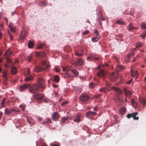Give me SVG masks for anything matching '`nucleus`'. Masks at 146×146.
Here are the masks:
<instances>
[{
	"mask_svg": "<svg viewBox=\"0 0 146 146\" xmlns=\"http://www.w3.org/2000/svg\"><path fill=\"white\" fill-rule=\"evenodd\" d=\"M20 107L21 108H22V110H25V109H24L25 107L24 106H23L22 105H20Z\"/></svg>",
	"mask_w": 146,
	"mask_h": 146,
	"instance_id": "nucleus-58",
	"label": "nucleus"
},
{
	"mask_svg": "<svg viewBox=\"0 0 146 146\" xmlns=\"http://www.w3.org/2000/svg\"><path fill=\"white\" fill-rule=\"evenodd\" d=\"M7 58V61L8 62H11V60L8 58V57H6Z\"/></svg>",
	"mask_w": 146,
	"mask_h": 146,
	"instance_id": "nucleus-55",
	"label": "nucleus"
},
{
	"mask_svg": "<svg viewBox=\"0 0 146 146\" xmlns=\"http://www.w3.org/2000/svg\"><path fill=\"white\" fill-rule=\"evenodd\" d=\"M141 36L143 38H144V37L146 36V31L144 32L142 35H141Z\"/></svg>",
	"mask_w": 146,
	"mask_h": 146,
	"instance_id": "nucleus-41",
	"label": "nucleus"
},
{
	"mask_svg": "<svg viewBox=\"0 0 146 146\" xmlns=\"http://www.w3.org/2000/svg\"><path fill=\"white\" fill-rule=\"evenodd\" d=\"M132 80H133L132 79H131V80H130L128 81L127 82V83L128 84H130L131 83Z\"/></svg>",
	"mask_w": 146,
	"mask_h": 146,
	"instance_id": "nucleus-57",
	"label": "nucleus"
},
{
	"mask_svg": "<svg viewBox=\"0 0 146 146\" xmlns=\"http://www.w3.org/2000/svg\"><path fill=\"white\" fill-rule=\"evenodd\" d=\"M71 71L74 74L75 76L76 77L79 74L77 71L74 69H72L71 70Z\"/></svg>",
	"mask_w": 146,
	"mask_h": 146,
	"instance_id": "nucleus-22",
	"label": "nucleus"
},
{
	"mask_svg": "<svg viewBox=\"0 0 146 146\" xmlns=\"http://www.w3.org/2000/svg\"><path fill=\"white\" fill-rule=\"evenodd\" d=\"M19 110H16L13 109H9L8 108H6L5 109V115H9L13 111H15L16 112H18L20 111Z\"/></svg>",
	"mask_w": 146,
	"mask_h": 146,
	"instance_id": "nucleus-8",
	"label": "nucleus"
},
{
	"mask_svg": "<svg viewBox=\"0 0 146 146\" xmlns=\"http://www.w3.org/2000/svg\"><path fill=\"white\" fill-rule=\"evenodd\" d=\"M93 56L92 55H90L88 56L87 58L88 60H90L94 59Z\"/></svg>",
	"mask_w": 146,
	"mask_h": 146,
	"instance_id": "nucleus-37",
	"label": "nucleus"
},
{
	"mask_svg": "<svg viewBox=\"0 0 146 146\" xmlns=\"http://www.w3.org/2000/svg\"><path fill=\"white\" fill-rule=\"evenodd\" d=\"M118 77V74L117 73H112L110 74V77L111 80V81H114L117 80Z\"/></svg>",
	"mask_w": 146,
	"mask_h": 146,
	"instance_id": "nucleus-9",
	"label": "nucleus"
},
{
	"mask_svg": "<svg viewBox=\"0 0 146 146\" xmlns=\"http://www.w3.org/2000/svg\"><path fill=\"white\" fill-rule=\"evenodd\" d=\"M5 101H2V102L1 103V106L0 107V108L2 107H4V102Z\"/></svg>",
	"mask_w": 146,
	"mask_h": 146,
	"instance_id": "nucleus-45",
	"label": "nucleus"
},
{
	"mask_svg": "<svg viewBox=\"0 0 146 146\" xmlns=\"http://www.w3.org/2000/svg\"><path fill=\"white\" fill-rule=\"evenodd\" d=\"M68 119H70L71 120L72 119V118H69L68 116L62 117L61 119V122L64 123L65 121Z\"/></svg>",
	"mask_w": 146,
	"mask_h": 146,
	"instance_id": "nucleus-20",
	"label": "nucleus"
},
{
	"mask_svg": "<svg viewBox=\"0 0 146 146\" xmlns=\"http://www.w3.org/2000/svg\"><path fill=\"white\" fill-rule=\"evenodd\" d=\"M126 111V109L124 107L121 108L119 110V112L121 115L124 114Z\"/></svg>",
	"mask_w": 146,
	"mask_h": 146,
	"instance_id": "nucleus-23",
	"label": "nucleus"
},
{
	"mask_svg": "<svg viewBox=\"0 0 146 146\" xmlns=\"http://www.w3.org/2000/svg\"><path fill=\"white\" fill-rule=\"evenodd\" d=\"M54 69L55 71L57 72H58L60 71V69L58 68L55 67L54 68Z\"/></svg>",
	"mask_w": 146,
	"mask_h": 146,
	"instance_id": "nucleus-50",
	"label": "nucleus"
},
{
	"mask_svg": "<svg viewBox=\"0 0 146 146\" xmlns=\"http://www.w3.org/2000/svg\"><path fill=\"white\" fill-rule=\"evenodd\" d=\"M75 54L76 56H82V54H79L78 52L76 51L75 52Z\"/></svg>",
	"mask_w": 146,
	"mask_h": 146,
	"instance_id": "nucleus-40",
	"label": "nucleus"
},
{
	"mask_svg": "<svg viewBox=\"0 0 146 146\" xmlns=\"http://www.w3.org/2000/svg\"><path fill=\"white\" fill-rule=\"evenodd\" d=\"M134 54L133 52H132L131 53H129L127 55L128 57L130 58L132 56L134 55Z\"/></svg>",
	"mask_w": 146,
	"mask_h": 146,
	"instance_id": "nucleus-43",
	"label": "nucleus"
},
{
	"mask_svg": "<svg viewBox=\"0 0 146 146\" xmlns=\"http://www.w3.org/2000/svg\"><path fill=\"white\" fill-rule=\"evenodd\" d=\"M11 52L9 51V50L6 52L4 54V57L5 58L7 57H9L11 54Z\"/></svg>",
	"mask_w": 146,
	"mask_h": 146,
	"instance_id": "nucleus-27",
	"label": "nucleus"
},
{
	"mask_svg": "<svg viewBox=\"0 0 146 146\" xmlns=\"http://www.w3.org/2000/svg\"><path fill=\"white\" fill-rule=\"evenodd\" d=\"M136 29V28L134 27L133 24L131 23H130L129 26V31H132L133 30Z\"/></svg>",
	"mask_w": 146,
	"mask_h": 146,
	"instance_id": "nucleus-25",
	"label": "nucleus"
},
{
	"mask_svg": "<svg viewBox=\"0 0 146 146\" xmlns=\"http://www.w3.org/2000/svg\"><path fill=\"white\" fill-rule=\"evenodd\" d=\"M130 74L133 77H135L136 79L138 76V73L137 71L134 70L133 69H131L130 71Z\"/></svg>",
	"mask_w": 146,
	"mask_h": 146,
	"instance_id": "nucleus-11",
	"label": "nucleus"
},
{
	"mask_svg": "<svg viewBox=\"0 0 146 146\" xmlns=\"http://www.w3.org/2000/svg\"><path fill=\"white\" fill-rule=\"evenodd\" d=\"M52 119L55 121L57 120L58 119L59 114L57 112H55L52 114Z\"/></svg>",
	"mask_w": 146,
	"mask_h": 146,
	"instance_id": "nucleus-13",
	"label": "nucleus"
},
{
	"mask_svg": "<svg viewBox=\"0 0 146 146\" xmlns=\"http://www.w3.org/2000/svg\"><path fill=\"white\" fill-rule=\"evenodd\" d=\"M54 80L56 82H58L59 80V77L57 76H54Z\"/></svg>",
	"mask_w": 146,
	"mask_h": 146,
	"instance_id": "nucleus-35",
	"label": "nucleus"
},
{
	"mask_svg": "<svg viewBox=\"0 0 146 146\" xmlns=\"http://www.w3.org/2000/svg\"><path fill=\"white\" fill-rule=\"evenodd\" d=\"M33 79V76H30L26 77L25 79V81H29Z\"/></svg>",
	"mask_w": 146,
	"mask_h": 146,
	"instance_id": "nucleus-32",
	"label": "nucleus"
},
{
	"mask_svg": "<svg viewBox=\"0 0 146 146\" xmlns=\"http://www.w3.org/2000/svg\"><path fill=\"white\" fill-rule=\"evenodd\" d=\"M8 74V73L5 71H4L3 72V76L4 78V80H7L8 79L7 76Z\"/></svg>",
	"mask_w": 146,
	"mask_h": 146,
	"instance_id": "nucleus-17",
	"label": "nucleus"
},
{
	"mask_svg": "<svg viewBox=\"0 0 146 146\" xmlns=\"http://www.w3.org/2000/svg\"><path fill=\"white\" fill-rule=\"evenodd\" d=\"M138 113L137 112H134L130 114H128L127 116V117L129 119L131 117H133V119L134 120H138L139 118L138 117H136V116L137 115Z\"/></svg>",
	"mask_w": 146,
	"mask_h": 146,
	"instance_id": "nucleus-6",
	"label": "nucleus"
},
{
	"mask_svg": "<svg viewBox=\"0 0 146 146\" xmlns=\"http://www.w3.org/2000/svg\"><path fill=\"white\" fill-rule=\"evenodd\" d=\"M79 77L80 79L83 80H85L86 79V78L84 76H80Z\"/></svg>",
	"mask_w": 146,
	"mask_h": 146,
	"instance_id": "nucleus-44",
	"label": "nucleus"
},
{
	"mask_svg": "<svg viewBox=\"0 0 146 146\" xmlns=\"http://www.w3.org/2000/svg\"><path fill=\"white\" fill-rule=\"evenodd\" d=\"M15 14H17L15 11H14L13 12H12L11 13V15L12 16H13L14 15H15Z\"/></svg>",
	"mask_w": 146,
	"mask_h": 146,
	"instance_id": "nucleus-53",
	"label": "nucleus"
},
{
	"mask_svg": "<svg viewBox=\"0 0 146 146\" xmlns=\"http://www.w3.org/2000/svg\"><path fill=\"white\" fill-rule=\"evenodd\" d=\"M75 63L77 65L80 66L83 64V61L80 58H76Z\"/></svg>",
	"mask_w": 146,
	"mask_h": 146,
	"instance_id": "nucleus-12",
	"label": "nucleus"
},
{
	"mask_svg": "<svg viewBox=\"0 0 146 146\" xmlns=\"http://www.w3.org/2000/svg\"><path fill=\"white\" fill-rule=\"evenodd\" d=\"M63 71L64 72L66 71V68H64L63 66H62Z\"/></svg>",
	"mask_w": 146,
	"mask_h": 146,
	"instance_id": "nucleus-59",
	"label": "nucleus"
},
{
	"mask_svg": "<svg viewBox=\"0 0 146 146\" xmlns=\"http://www.w3.org/2000/svg\"><path fill=\"white\" fill-rule=\"evenodd\" d=\"M105 74V72L103 70H101L97 73L98 76L99 77H104Z\"/></svg>",
	"mask_w": 146,
	"mask_h": 146,
	"instance_id": "nucleus-14",
	"label": "nucleus"
},
{
	"mask_svg": "<svg viewBox=\"0 0 146 146\" xmlns=\"http://www.w3.org/2000/svg\"><path fill=\"white\" fill-rule=\"evenodd\" d=\"M42 67H35L33 69L34 71L36 72H39L42 70H46L49 68L50 65L49 62L46 60H44L42 62Z\"/></svg>",
	"mask_w": 146,
	"mask_h": 146,
	"instance_id": "nucleus-2",
	"label": "nucleus"
},
{
	"mask_svg": "<svg viewBox=\"0 0 146 146\" xmlns=\"http://www.w3.org/2000/svg\"><path fill=\"white\" fill-rule=\"evenodd\" d=\"M4 84H5V85H7V80H4Z\"/></svg>",
	"mask_w": 146,
	"mask_h": 146,
	"instance_id": "nucleus-60",
	"label": "nucleus"
},
{
	"mask_svg": "<svg viewBox=\"0 0 146 146\" xmlns=\"http://www.w3.org/2000/svg\"><path fill=\"white\" fill-rule=\"evenodd\" d=\"M134 14L132 10H131L129 12V14L131 15H133Z\"/></svg>",
	"mask_w": 146,
	"mask_h": 146,
	"instance_id": "nucleus-56",
	"label": "nucleus"
},
{
	"mask_svg": "<svg viewBox=\"0 0 146 146\" xmlns=\"http://www.w3.org/2000/svg\"><path fill=\"white\" fill-rule=\"evenodd\" d=\"M98 106H96L94 109V110L95 111H98Z\"/></svg>",
	"mask_w": 146,
	"mask_h": 146,
	"instance_id": "nucleus-54",
	"label": "nucleus"
},
{
	"mask_svg": "<svg viewBox=\"0 0 146 146\" xmlns=\"http://www.w3.org/2000/svg\"><path fill=\"white\" fill-rule=\"evenodd\" d=\"M131 103L132 106L134 108L138 106V104L136 102V101H131Z\"/></svg>",
	"mask_w": 146,
	"mask_h": 146,
	"instance_id": "nucleus-29",
	"label": "nucleus"
},
{
	"mask_svg": "<svg viewBox=\"0 0 146 146\" xmlns=\"http://www.w3.org/2000/svg\"><path fill=\"white\" fill-rule=\"evenodd\" d=\"M53 87L54 88H56L57 87V85H56V84H53Z\"/></svg>",
	"mask_w": 146,
	"mask_h": 146,
	"instance_id": "nucleus-63",
	"label": "nucleus"
},
{
	"mask_svg": "<svg viewBox=\"0 0 146 146\" xmlns=\"http://www.w3.org/2000/svg\"><path fill=\"white\" fill-rule=\"evenodd\" d=\"M47 2L46 1H41L39 3V5L40 6L42 7H45L47 5Z\"/></svg>",
	"mask_w": 146,
	"mask_h": 146,
	"instance_id": "nucleus-18",
	"label": "nucleus"
},
{
	"mask_svg": "<svg viewBox=\"0 0 146 146\" xmlns=\"http://www.w3.org/2000/svg\"><path fill=\"white\" fill-rule=\"evenodd\" d=\"M73 88L74 91L78 93H80L82 90V89L79 86L74 87Z\"/></svg>",
	"mask_w": 146,
	"mask_h": 146,
	"instance_id": "nucleus-16",
	"label": "nucleus"
},
{
	"mask_svg": "<svg viewBox=\"0 0 146 146\" xmlns=\"http://www.w3.org/2000/svg\"><path fill=\"white\" fill-rule=\"evenodd\" d=\"M74 121V122L76 121L78 123L80 121V114H78L77 117L75 118Z\"/></svg>",
	"mask_w": 146,
	"mask_h": 146,
	"instance_id": "nucleus-26",
	"label": "nucleus"
},
{
	"mask_svg": "<svg viewBox=\"0 0 146 146\" xmlns=\"http://www.w3.org/2000/svg\"><path fill=\"white\" fill-rule=\"evenodd\" d=\"M34 45V43L32 41H29L28 44V47L29 48H32Z\"/></svg>",
	"mask_w": 146,
	"mask_h": 146,
	"instance_id": "nucleus-30",
	"label": "nucleus"
},
{
	"mask_svg": "<svg viewBox=\"0 0 146 146\" xmlns=\"http://www.w3.org/2000/svg\"><path fill=\"white\" fill-rule=\"evenodd\" d=\"M99 39V37L98 36L97 37H96L94 38H93L92 39V41L94 42H97Z\"/></svg>",
	"mask_w": 146,
	"mask_h": 146,
	"instance_id": "nucleus-38",
	"label": "nucleus"
},
{
	"mask_svg": "<svg viewBox=\"0 0 146 146\" xmlns=\"http://www.w3.org/2000/svg\"><path fill=\"white\" fill-rule=\"evenodd\" d=\"M94 33L96 34L97 36H99V35H98V31L96 29L95 30Z\"/></svg>",
	"mask_w": 146,
	"mask_h": 146,
	"instance_id": "nucleus-52",
	"label": "nucleus"
},
{
	"mask_svg": "<svg viewBox=\"0 0 146 146\" xmlns=\"http://www.w3.org/2000/svg\"><path fill=\"white\" fill-rule=\"evenodd\" d=\"M96 84L93 82H91L89 84V87L90 88H94L96 86Z\"/></svg>",
	"mask_w": 146,
	"mask_h": 146,
	"instance_id": "nucleus-28",
	"label": "nucleus"
},
{
	"mask_svg": "<svg viewBox=\"0 0 146 146\" xmlns=\"http://www.w3.org/2000/svg\"><path fill=\"white\" fill-rule=\"evenodd\" d=\"M112 88L119 95H121L122 94L123 92L120 89L115 87H111L109 83H107L106 86L105 87L100 89L99 91L105 93L106 92L105 91V90H107L108 91H110Z\"/></svg>",
	"mask_w": 146,
	"mask_h": 146,
	"instance_id": "nucleus-3",
	"label": "nucleus"
},
{
	"mask_svg": "<svg viewBox=\"0 0 146 146\" xmlns=\"http://www.w3.org/2000/svg\"><path fill=\"white\" fill-rule=\"evenodd\" d=\"M141 45L142 44L140 42L137 43L136 44V48H137L139 47H141Z\"/></svg>",
	"mask_w": 146,
	"mask_h": 146,
	"instance_id": "nucleus-39",
	"label": "nucleus"
},
{
	"mask_svg": "<svg viewBox=\"0 0 146 146\" xmlns=\"http://www.w3.org/2000/svg\"><path fill=\"white\" fill-rule=\"evenodd\" d=\"M89 33V31L87 30H86L85 31L83 32V34L85 35L86 34H88Z\"/></svg>",
	"mask_w": 146,
	"mask_h": 146,
	"instance_id": "nucleus-51",
	"label": "nucleus"
},
{
	"mask_svg": "<svg viewBox=\"0 0 146 146\" xmlns=\"http://www.w3.org/2000/svg\"><path fill=\"white\" fill-rule=\"evenodd\" d=\"M79 98L81 100H89L90 99V97L86 93H83L80 95Z\"/></svg>",
	"mask_w": 146,
	"mask_h": 146,
	"instance_id": "nucleus-7",
	"label": "nucleus"
},
{
	"mask_svg": "<svg viewBox=\"0 0 146 146\" xmlns=\"http://www.w3.org/2000/svg\"><path fill=\"white\" fill-rule=\"evenodd\" d=\"M33 98L35 100H47L46 99H44V95L41 94H36L32 96Z\"/></svg>",
	"mask_w": 146,
	"mask_h": 146,
	"instance_id": "nucleus-4",
	"label": "nucleus"
},
{
	"mask_svg": "<svg viewBox=\"0 0 146 146\" xmlns=\"http://www.w3.org/2000/svg\"><path fill=\"white\" fill-rule=\"evenodd\" d=\"M141 27L142 29H145L146 30V23H142L141 24Z\"/></svg>",
	"mask_w": 146,
	"mask_h": 146,
	"instance_id": "nucleus-34",
	"label": "nucleus"
},
{
	"mask_svg": "<svg viewBox=\"0 0 146 146\" xmlns=\"http://www.w3.org/2000/svg\"><path fill=\"white\" fill-rule=\"evenodd\" d=\"M68 101H64L61 104V105L62 106H64L65 105L67 104L68 103Z\"/></svg>",
	"mask_w": 146,
	"mask_h": 146,
	"instance_id": "nucleus-48",
	"label": "nucleus"
},
{
	"mask_svg": "<svg viewBox=\"0 0 146 146\" xmlns=\"http://www.w3.org/2000/svg\"><path fill=\"white\" fill-rule=\"evenodd\" d=\"M27 119L29 124L30 125L34 124L33 122V120L31 117H27Z\"/></svg>",
	"mask_w": 146,
	"mask_h": 146,
	"instance_id": "nucleus-19",
	"label": "nucleus"
},
{
	"mask_svg": "<svg viewBox=\"0 0 146 146\" xmlns=\"http://www.w3.org/2000/svg\"><path fill=\"white\" fill-rule=\"evenodd\" d=\"M11 73L13 74H15L16 73L17 71L16 68L13 67L11 68Z\"/></svg>",
	"mask_w": 146,
	"mask_h": 146,
	"instance_id": "nucleus-24",
	"label": "nucleus"
},
{
	"mask_svg": "<svg viewBox=\"0 0 146 146\" xmlns=\"http://www.w3.org/2000/svg\"><path fill=\"white\" fill-rule=\"evenodd\" d=\"M118 67L121 70H122L123 69L122 66L121 65L118 66Z\"/></svg>",
	"mask_w": 146,
	"mask_h": 146,
	"instance_id": "nucleus-61",
	"label": "nucleus"
},
{
	"mask_svg": "<svg viewBox=\"0 0 146 146\" xmlns=\"http://www.w3.org/2000/svg\"><path fill=\"white\" fill-rule=\"evenodd\" d=\"M116 23L117 24L121 25H123L125 24L124 22L122 21V20H117L116 21Z\"/></svg>",
	"mask_w": 146,
	"mask_h": 146,
	"instance_id": "nucleus-31",
	"label": "nucleus"
},
{
	"mask_svg": "<svg viewBox=\"0 0 146 146\" xmlns=\"http://www.w3.org/2000/svg\"><path fill=\"white\" fill-rule=\"evenodd\" d=\"M139 102L143 105H145L146 104V101H139Z\"/></svg>",
	"mask_w": 146,
	"mask_h": 146,
	"instance_id": "nucleus-42",
	"label": "nucleus"
},
{
	"mask_svg": "<svg viewBox=\"0 0 146 146\" xmlns=\"http://www.w3.org/2000/svg\"><path fill=\"white\" fill-rule=\"evenodd\" d=\"M26 36V33H25V32L23 33V32L21 33L20 35V38L23 39H24L25 38Z\"/></svg>",
	"mask_w": 146,
	"mask_h": 146,
	"instance_id": "nucleus-33",
	"label": "nucleus"
},
{
	"mask_svg": "<svg viewBox=\"0 0 146 146\" xmlns=\"http://www.w3.org/2000/svg\"><path fill=\"white\" fill-rule=\"evenodd\" d=\"M46 123H48L51 122V120L50 118H48L46 119Z\"/></svg>",
	"mask_w": 146,
	"mask_h": 146,
	"instance_id": "nucleus-49",
	"label": "nucleus"
},
{
	"mask_svg": "<svg viewBox=\"0 0 146 146\" xmlns=\"http://www.w3.org/2000/svg\"><path fill=\"white\" fill-rule=\"evenodd\" d=\"M123 90L125 95L126 97L125 100H128L127 98H129L130 97L132 94V93L125 88H123Z\"/></svg>",
	"mask_w": 146,
	"mask_h": 146,
	"instance_id": "nucleus-5",
	"label": "nucleus"
},
{
	"mask_svg": "<svg viewBox=\"0 0 146 146\" xmlns=\"http://www.w3.org/2000/svg\"><path fill=\"white\" fill-rule=\"evenodd\" d=\"M45 86L44 80L42 78H38L37 84L33 85L29 84V90L30 93L35 94L40 90V88L43 89L44 88Z\"/></svg>",
	"mask_w": 146,
	"mask_h": 146,
	"instance_id": "nucleus-1",
	"label": "nucleus"
},
{
	"mask_svg": "<svg viewBox=\"0 0 146 146\" xmlns=\"http://www.w3.org/2000/svg\"><path fill=\"white\" fill-rule=\"evenodd\" d=\"M9 27L11 29V31L13 32H15V29L13 26V24L12 23H11L9 24Z\"/></svg>",
	"mask_w": 146,
	"mask_h": 146,
	"instance_id": "nucleus-21",
	"label": "nucleus"
},
{
	"mask_svg": "<svg viewBox=\"0 0 146 146\" xmlns=\"http://www.w3.org/2000/svg\"><path fill=\"white\" fill-rule=\"evenodd\" d=\"M32 56L30 55L27 57V58H26V60H27L29 62H31L32 59Z\"/></svg>",
	"mask_w": 146,
	"mask_h": 146,
	"instance_id": "nucleus-36",
	"label": "nucleus"
},
{
	"mask_svg": "<svg viewBox=\"0 0 146 146\" xmlns=\"http://www.w3.org/2000/svg\"><path fill=\"white\" fill-rule=\"evenodd\" d=\"M29 84H25L21 86L20 87L19 90L20 91H23L25 90L27 88H29Z\"/></svg>",
	"mask_w": 146,
	"mask_h": 146,
	"instance_id": "nucleus-10",
	"label": "nucleus"
},
{
	"mask_svg": "<svg viewBox=\"0 0 146 146\" xmlns=\"http://www.w3.org/2000/svg\"><path fill=\"white\" fill-rule=\"evenodd\" d=\"M96 114V113L95 112L90 111L86 113V117H89L90 116L95 115Z\"/></svg>",
	"mask_w": 146,
	"mask_h": 146,
	"instance_id": "nucleus-15",
	"label": "nucleus"
},
{
	"mask_svg": "<svg viewBox=\"0 0 146 146\" xmlns=\"http://www.w3.org/2000/svg\"><path fill=\"white\" fill-rule=\"evenodd\" d=\"M44 44H40L38 45V48L39 49H41L42 48V46H44Z\"/></svg>",
	"mask_w": 146,
	"mask_h": 146,
	"instance_id": "nucleus-47",
	"label": "nucleus"
},
{
	"mask_svg": "<svg viewBox=\"0 0 146 146\" xmlns=\"http://www.w3.org/2000/svg\"><path fill=\"white\" fill-rule=\"evenodd\" d=\"M137 48H133L132 49V52H133L135 51V50Z\"/></svg>",
	"mask_w": 146,
	"mask_h": 146,
	"instance_id": "nucleus-62",
	"label": "nucleus"
},
{
	"mask_svg": "<svg viewBox=\"0 0 146 146\" xmlns=\"http://www.w3.org/2000/svg\"><path fill=\"white\" fill-rule=\"evenodd\" d=\"M8 33H9V35L10 39L11 40H13V36L11 34H10L9 31H8Z\"/></svg>",
	"mask_w": 146,
	"mask_h": 146,
	"instance_id": "nucleus-46",
	"label": "nucleus"
},
{
	"mask_svg": "<svg viewBox=\"0 0 146 146\" xmlns=\"http://www.w3.org/2000/svg\"><path fill=\"white\" fill-rule=\"evenodd\" d=\"M52 146H59V145L56 144H55L53 145H52Z\"/></svg>",
	"mask_w": 146,
	"mask_h": 146,
	"instance_id": "nucleus-64",
	"label": "nucleus"
}]
</instances>
